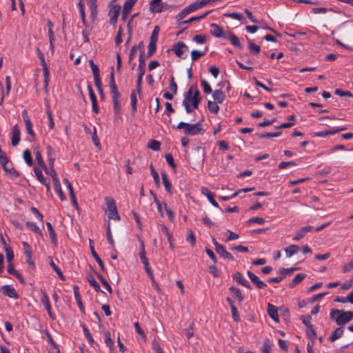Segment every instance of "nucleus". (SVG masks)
<instances>
[{
	"label": "nucleus",
	"mask_w": 353,
	"mask_h": 353,
	"mask_svg": "<svg viewBox=\"0 0 353 353\" xmlns=\"http://www.w3.org/2000/svg\"><path fill=\"white\" fill-rule=\"evenodd\" d=\"M200 101L199 90L198 89L194 90V87L191 86L188 91L185 93L182 104L185 107V111L190 113L194 109L198 108Z\"/></svg>",
	"instance_id": "nucleus-1"
},
{
	"label": "nucleus",
	"mask_w": 353,
	"mask_h": 353,
	"mask_svg": "<svg viewBox=\"0 0 353 353\" xmlns=\"http://www.w3.org/2000/svg\"><path fill=\"white\" fill-rule=\"evenodd\" d=\"M110 88L112 94L114 113L116 118H121V106L119 100L121 94L115 83L113 67H112L110 74Z\"/></svg>",
	"instance_id": "nucleus-2"
},
{
	"label": "nucleus",
	"mask_w": 353,
	"mask_h": 353,
	"mask_svg": "<svg viewBox=\"0 0 353 353\" xmlns=\"http://www.w3.org/2000/svg\"><path fill=\"white\" fill-rule=\"evenodd\" d=\"M330 315V319L339 326L345 325L353 319L352 311L334 309L331 310Z\"/></svg>",
	"instance_id": "nucleus-3"
},
{
	"label": "nucleus",
	"mask_w": 353,
	"mask_h": 353,
	"mask_svg": "<svg viewBox=\"0 0 353 353\" xmlns=\"http://www.w3.org/2000/svg\"><path fill=\"white\" fill-rule=\"evenodd\" d=\"M176 129L183 130V133L187 136L203 134L204 132L202 123L200 121L194 124L181 121L176 126Z\"/></svg>",
	"instance_id": "nucleus-4"
},
{
	"label": "nucleus",
	"mask_w": 353,
	"mask_h": 353,
	"mask_svg": "<svg viewBox=\"0 0 353 353\" xmlns=\"http://www.w3.org/2000/svg\"><path fill=\"white\" fill-rule=\"evenodd\" d=\"M105 201L107 205L105 213L108 214V219L119 221L120 216L117 211L115 201L111 197H105Z\"/></svg>",
	"instance_id": "nucleus-5"
},
{
	"label": "nucleus",
	"mask_w": 353,
	"mask_h": 353,
	"mask_svg": "<svg viewBox=\"0 0 353 353\" xmlns=\"http://www.w3.org/2000/svg\"><path fill=\"white\" fill-rule=\"evenodd\" d=\"M23 250L26 256V262L28 263L31 272H34L36 270L35 264L32 260V250L30 246L26 242H23Z\"/></svg>",
	"instance_id": "nucleus-6"
},
{
	"label": "nucleus",
	"mask_w": 353,
	"mask_h": 353,
	"mask_svg": "<svg viewBox=\"0 0 353 353\" xmlns=\"http://www.w3.org/2000/svg\"><path fill=\"white\" fill-rule=\"evenodd\" d=\"M23 250L26 256V262L28 263L31 272H34L36 270L35 264L32 260V250L30 246L26 242H23Z\"/></svg>",
	"instance_id": "nucleus-7"
},
{
	"label": "nucleus",
	"mask_w": 353,
	"mask_h": 353,
	"mask_svg": "<svg viewBox=\"0 0 353 353\" xmlns=\"http://www.w3.org/2000/svg\"><path fill=\"white\" fill-rule=\"evenodd\" d=\"M121 12V6L119 5H113L108 12L110 17V23L114 26L117 21L118 17Z\"/></svg>",
	"instance_id": "nucleus-8"
},
{
	"label": "nucleus",
	"mask_w": 353,
	"mask_h": 353,
	"mask_svg": "<svg viewBox=\"0 0 353 353\" xmlns=\"http://www.w3.org/2000/svg\"><path fill=\"white\" fill-rule=\"evenodd\" d=\"M172 50L178 57L183 58V53L188 50V47L183 42L178 41L172 46Z\"/></svg>",
	"instance_id": "nucleus-9"
},
{
	"label": "nucleus",
	"mask_w": 353,
	"mask_h": 353,
	"mask_svg": "<svg viewBox=\"0 0 353 353\" xmlns=\"http://www.w3.org/2000/svg\"><path fill=\"white\" fill-rule=\"evenodd\" d=\"M150 12L152 13H160L164 10V3L161 0H152L150 3Z\"/></svg>",
	"instance_id": "nucleus-10"
},
{
	"label": "nucleus",
	"mask_w": 353,
	"mask_h": 353,
	"mask_svg": "<svg viewBox=\"0 0 353 353\" xmlns=\"http://www.w3.org/2000/svg\"><path fill=\"white\" fill-rule=\"evenodd\" d=\"M0 292L5 296H7L12 299H16L18 297L17 293L15 289L11 285H6L0 288Z\"/></svg>",
	"instance_id": "nucleus-11"
},
{
	"label": "nucleus",
	"mask_w": 353,
	"mask_h": 353,
	"mask_svg": "<svg viewBox=\"0 0 353 353\" xmlns=\"http://www.w3.org/2000/svg\"><path fill=\"white\" fill-rule=\"evenodd\" d=\"M210 33L212 36L216 38L226 39L227 35L225 34L223 28L216 23H212L210 25Z\"/></svg>",
	"instance_id": "nucleus-12"
},
{
	"label": "nucleus",
	"mask_w": 353,
	"mask_h": 353,
	"mask_svg": "<svg viewBox=\"0 0 353 353\" xmlns=\"http://www.w3.org/2000/svg\"><path fill=\"white\" fill-rule=\"evenodd\" d=\"M247 274L250 281L256 286L258 289H263L267 286L266 283L260 280L259 277L255 275L251 271H248Z\"/></svg>",
	"instance_id": "nucleus-13"
},
{
	"label": "nucleus",
	"mask_w": 353,
	"mask_h": 353,
	"mask_svg": "<svg viewBox=\"0 0 353 353\" xmlns=\"http://www.w3.org/2000/svg\"><path fill=\"white\" fill-rule=\"evenodd\" d=\"M21 139V131L18 125L15 124L12 130L11 142L12 145L16 146L19 144Z\"/></svg>",
	"instance_id": "nucleus-14"
},
{
	"label": "nucleus",
	"mask_w": 353,
	"mask_h": 353,
	"mask_svg": "<svg viewBox=\"0 0 353 353\" xmlns=\"http://www.w3.org/2000/svg\"><path fill=\"white\" fill-rule=\"evenodd\" d=\"M41 64L43 67V83L45 88L47 89L49 83V77H50V71L48 67V65L45 61V58L41 59Z\"/></svg>",
	"instance_id": "nucleus-15"
},
{
	"label": "nucleus",
	"mask_w": 353,
	"mask_h": 353,
	"mask_svg": "<svg viewBox=\"0 0 353 353\" xmlns=\"http://www.w3.org/2000/svg\"><path fill=\"white\" fill-rule=\"evenodd\" d=\"M34 172L38 181L46 186L48 191H50V181L43 176L41 170L38 168H34Z\"/></svg>",
	"instance_id": "nucleus-16"
},
{
	"label": "nucleus",
	"mask_w": 353,
	"mask_h": 353,
	"mask_svg": "<svg viewBox=\"0 0 353 353\" xmlns=\"http://www.w3.org/2000/svg\"><path fill=\"white\" fill-rule=\"evenodd\" d=\"M89 244H90V248L92 253V256L95 259V261L97 262V263L99 265L102 271H105V268L103 264V262L101 259V258L98 256L97 254L94 247V242L92 239H89Z\"/></svg>",
	"instance_id": "nucleus-17"
},
{
	"label": "nucleus",
	"mask_w": 353,
	"mask_h": 353,
	"mask_svg": "<svg viewBox=\"0 0 353 353\" xmlns=\"http://www.w3.org/2000/svg\"><path fill=\"white\" fill-rule=\"evenodd\" d=\"M201 191V193L208 198V199L213 206L219 208V204L214 199V193L210 191V190L205 187H203Z\"/></svg>",
	"instance_id": "nucleus-18"
},
{
	"label": "nucleus",
	"mask_w": 353,
	"mask_h": 353,
	"mask_svg": "<svg viewBox=\"0 0 353 353\" xmlns=\"http://www.w3.org/2000/svg\"><path fill=\"white\" fill-rule=\"evenodd\" d=\"M267 312L268 315L275 321H279V317L278 315V309L276 306L271 303L268 304Z\"/></svg>",
	"instance_id": "nucleus-19"
},
{
	"label": "nucleus",
	"mask_w": 353,
	"mask_h": 353,
	"mask_svg": "<svg viewBox=\"0 0 353 353\" xmlns=\"http://www.w3.org/2000/svg\"><path fill=\"white\" fill-rule=\"evenodd\" d=\"M232 278L234 280H235L239 284L242 285L246 288L249 290L252 289V287L249 282L242 276L241 274L239 272H236V273H234L232 276Z\"/></svg>",
	"instance_id": "nucleus-20"
},
{
	"label": "nucleus",
	"mask_w": 353,
	"mask_h": 353,
	"mask_svg": "<svg viewBox=\"0 0 353 353\" xmlns=\"http://www.w3.org/2000/svg\"><path fill=\"white\" fill-rule=\"evenodd\" d=\"M312 227L310 225H307L300 228L299 230H297L296 234L293 237L292 240L294 241H299L300 239L303 238L305 234L307 232H310L312 230Z\"/></svg>",
	"instance_id": "nucleus-21"
},
{
	"label": "nucleus",
	"mask_w": 353,
	"mask_h": 353,
	"mask_svg": "<svg viewBox=\"0 0 353 353\" xmlns=\"http://www.w3.org/2000/svg\"><path fill=\"white\" fill-rule=\"evenodd\" d=\"M211 12L212 11L210 10V11H208V12H205L204 14H203L201 15H199V16H197V17H191V18H190L188 20L180 21L179 22H178V25L179 26H181L182 25H185V24H188V23H191L194 22V21H200V20L204 19L205 17H207Z\"/></svg>",
	"instance_id": "nucleus-22"
},
{
	"label": "nucleus",
	"mask_w": 353,
	"mask_h": 353,
	"mask_svg": "<svg viewBox=\"0 0 353 353\" xmlns=\"http://www.w3.org/2000/svg\"><path fill=\"white\" fill-rule=\"evenodd\" d=\"M139 67H138V74H145V57L144 54V50L142 49L140 51L139 59Z\"/></svg>",
	"instance_id": "nucleus-23"
},
{
	"label": "nucleus",
	"mask_w": 353,
	"mask_h": 353,
	"mask_svg": "<svg viewBox=\"0 0 353 353\" xmlns=\"http://www.w3.org/2000/svg\"><path fill=\"white\" fill-rule=\"evenodd\" d=\"M216 252L221 256L223 257V259H228V260H230V261H234V256L232 255V254H230L229 252H228L225 249V248L222 245V246H219L218 247V249L216 250Z\"/></svg>",
	"instance_id": "nucleus-24"
},
{
	"label": "nucleus",
	"mask_w": 353,
	"mask_h": 353,
	"mask_svg": "<svg viewBox=\"0 0 353 353\" xmlns=\"http://www.w3.org/2000/svg\"><path fill=\"white\" fill-rule=\"evenodd\" d=\"M89 64L93 74L94 82L101 81L99 67L94 63L93 60L92 59L89 60Z\"/></svg>",
	"instance_id": "nucleus-25"
},
{
	"label": "nucleus",
	"mask_w": 353,
	"mask_h": 353,
	"mask_svg": "<svg viewBox=\"0 0 353 353\" xmlns=\"http://www.w3.org/2000/svg\"><path fill=\"white\" fill-rule=\"evenodd\" d=\"M23 121L26 125V129L27 130V132L30 134L31 137V140L35 139V134L32 130V124L29 119L28 117H23Z\"/></svg>",
	"instance_id": "nucleus-26"
},
{
	"label": "nucleus",
	"mask_w": 353,
	"mask_h": 353,
	"mask_svg": "<svg viewBox=\"0 0 353 353\" xmlns=\"http://www.w3.org/2000/svg\"><path fill=\"white\" fill-rule=\"evenodd\" d=\"M54 190L57 192L61 201H65L66 197L61 190V184L58 178L54 177Z\"/></svg>",
	"instance_id": "nucleus-27"
},
{
	"label": "nucleus",
	"mask_w": 353,
	"mask_h": 353,
	"mask_svg": "<svg viewBox=\"0 0 353 353\" xmlns=\"http://www.w3.org/2000/svg\"><path fill=\"white\" fill-rule=\"evenodd\" d=\"M212 97L214 101L218 103H222L225 99V94L221 90H215L212 93Z\"/></svg>",
	"instance_id": "nucleus-28"
},
{
	"label": "nucleus",
	"mask_w": 353,
	"mask_h": 353,
	"mask_svg": "<svg viewBox=\"0 0 353 353\" xmlns=\"http://www.w3.org/2000/svg\"><path fill=\"white\" fill-rule=\"evenodd\" d=\"M226 39H228L234 47L240 50L243 49V46L241 44L239 38L234 33L230 32Z\"/></svg>",
	"instance_id": "nucleus-29"
},
{
	"label": "nucleus",
	"mask_w": 353,
	"mask_h": 353,
	"mask_svg": "<svg viewBox=\"0 0 353 353\" xmlns=\"http://www.w3.org/2000/svg\"><path fill=\"white\" fill-rule=\"evenodd\" d=\"M90 10V16L92 19H94L97 14V0H86Z\"/></svg>",
	"instance_id": "nucleus-30"
},
{
	"label": "nucleus",
	"mask_w": 353,
	"mask_h": 353,
	"mask_svg": "<svg viewBox=\"0 0 353 353\" xmlns=\"http://www.w3.org/2000/svg\"><path fill=\"white\" fill-rule=\"evenodd\" d=\"M87 280L89 282L90 285L94 288V290L96 292H103L101 290L99 284L96 281V280L94 279V276L91 274L87 275Z\"/></svg>",
	"instance_id": "nucleus-31"
},
{
	"label": "nucleus",
	"mask_w": 353,
	"mask_h": 353,
	"mask_svg": "<svg viewBox=\"0 0 353 353\" xmlns=\"http://www.w3.org/2000/svg\"><path fill=\"white\" fill-rule=\"evenodd\" d=\"M305 277L306 274L303 273L296 274L290 283V288H294L296 285L299 284Z\"/></svg>",
	"instance_id": "nucleus-32"
},
{
	"label": "nucleus",
	"mask_w": 353,
	"mask_h": 353,
	"mask_svg": "<svg viewBox=\"0 0 353 353\" xmlns=\"http://www.w3.org/2000/svg\"><path fill=\"white\" fill-rule=\"evenodd\" d=\"M161 178L165 190L168 191V192L172 193V184L170 182L168 175L165 172H161Z\"/></svg>",
	"instance_id": "nucleus-33"
},
{
	"label": "nucleus",
	"mask_w": 353,
	"mask_h": 353,
	"mask_svg": "<svg viewBox=\"0 0 353 353\" xmlns=\"http://www.w3.org/2000/svg\"><path fill=\"white\" fill-rule=\"evenodd\" d=\"M229 290L232 293L233 296L240 302H243V296L241 292V290L234 287V286H231L230 288H229Z\"/></svg>",
	"instance_id": "nucleus-34"
},
{
	"label": "nucleus",
	"mask_w": 353,
	"mask_h": 353,
	"mask_svg": "<svg viewBox=\"0 0 353 353\" xmlns=\"http://www.w3.org/2000/svg\"><path fill=\"white\" fill-rule=\"evenodd\" d=\"M299 251V247L296 245H291L285 249L286 256L291 257L294 254H296Z\"/></svg>",
	"instance_id": "nucleus-35"
},
{
	"label": "nucleus",
	"mask_w": 353,
	"mask_h": 353,
	"mask_svg": "<svg viewBox=\"0 0 353 353\" xmlns=\"http://www.w3.org/2000/svg\"><path fill=\"white\" fill-rule=\"evenodd\" d=\"M343 334V330L342 327H337L330 336V340L333 342L339 339Z\"/></svg>",
	"instance_id": "nucleus-36"
},
{
	"label": "nucleus",
	"mask_w": 353,
	"mask_h": 353,
	"mask_svg": "<svg viewBox=\"0 0 353 353\" xmlns=\"http://www.w3.org/2000/svg\"><path fill=\"white\" fill-rule=\"evenodd\" d=\"M2 239V242L4 245V250L6 252V258H7V260L8 262H10L13 258H14V253H13V251L12 250L8 247L4 240V239L2 237L1 238Z\"/></svg>",
	"instance_id": "nucleus-37"
},
{
	"label": "nucleus",
	"mask_w": 353,
	"mask_h": 353,
	"mask_svg": "<svg viewBox=\"0 0 353 353\" xmlns=\"http://www.w3.org/2000/svg\"><path fill=\"white\" fill-rule=\"evenodd\" d=\"M105 343L109 347L110 352H112L114 346V343L113 340L111 339L110 333L108 331L105 332Z\"/></svg>",
	"instance_id": "nucleus-38"
},
{
	"label": "nucleus",
	"mask_w": 353,
	"mask_h": 353,
	"mask_svg": "<svg viewBox=\"0 0 353 353\" xmlns=\"http://www.w3.org/2000/svg\"><path fill=\"white\" fill-rule=\"evenodd\" d=\"M46 226H47V228L49 232V234H50V239H51L52 243L54 244H57V234H56L54 230L52 228V224L50 222H47Z\"/></svg>",
	"instance_id": "nucleus-39"
},
{
	"label": "nucleus",
	"mask_w": 353,
	"mask_h": 353,
	"mask_svg": "<svg viewBox=\"0 0 353 353\" xmlns=\"http://www.w3.org/2000/svg\"><path fill=\"white\" fill-rule=\"evenodd\" d=\"M206 52H207V48H205V50L204 51L193 50L191 52V58H192V61H196L200 57H203L206 54Z\"/></svg>",
	"instance_id": "nucleus-40"
},
{
	"label": "nucleus",
	"mask_w": 353,
	"mask_h": 353,
	"mask_svg": "<svg viewBox=\"0 0 353 353\" xmlns=\"http://www.w3.org/2000/svg\"><path fill=\"white\" fill-rule=\"evenodd\" d=\"M148 147L154 151H159L161 149V142L151 139L148 141Z\"/></svg>",
	"instance_id": "nucleus-41"
},
{
	"label": "nucleus",
	"mask_w": 353,
	"mask_h": 353,
	"mask_svg": "<svg viewBox=\"0 0 353 353\" xmlns=\"http://www.w3.org/2000/svg\"><path fill=\"white\" fill-rule=\"evenodd\" d=\"M95 274L97 277L99 279V280L101 281L103 285L106 288V290L109 292V293L112 294V290L108 282L103 277V276L100 273L96 272Z\"/></svg>",
	"instance_id": "nucleus-42"
},
{
	"label": "nucleus",
	"mask_w": 353,
	"mask_h": 353,
	"mask_svg": "<svg viewBox=\"0 0 353 353\" xmlns=\"http://www.w3.org/2000/svg\"><path fill=\"white\" fill-rule=\"evenodd\" d=\"M248 44L249 50L253 54L258 55L260 53L261 48L259 46H257L250 40L248 41Z\"/></svg>",
	"instance_id": "nucleus-43"
},
{
	"label": "nucleus",
	"mask_w": 353,
	"mask_h": 353,
	"mask_svg": "<svg viewBox=\"0 0 353 353\" xmlns=\"http://www.w3.org/2000/svg\"><path fill=\"white\" fill-rule=\"evenodd\" d=\"M50 265L52 268V269L54 270V271L57 273V274L58 275V276L62 280V281H64L65 280V276L63 274L61 269L54 263V262L53 261V260L51 259L50 261Z\"/></svg>",
	"instance_id": "nucleus-44"
},
{
	"label": "nucleus",
	"mask_w": 353,
	"mask_h": 353,
	"mask_svg": "<svg viewBox=\"0 0 353 353\" xmlns=\"http://www.w3.org/2000/svg\"><path fill=\"white\" fill-rule=\"evenodd\" d=\"M150 170L151 172V174L154 179L155 184L159 187L160 185V179L158 172L155 170L152 163H150Z\"/></svg>",
	"instance_id": "nucleus-45"
},
{
	"label": "nucleus",
	"mask_w": 353,
	"mask_h": 353,
	"mask_svg": "<svg viewBox=\"0 0 353 353\" xmlns=\"http://www.w3.org/2000/svg\"><path fill=\"white\" fill-rule=\"evenodd\" d=\"M26 226L32 232H34L36 234L42 235V232L39 229V228L36 225V223L31 222V221H27L26 223Z\"/></svg>",
	"instance_id": "nucleus-46"
},
{
	"label": "nucleus",
	"mask_w": 353,
	"mask_h": 353,
	"mask_svg": "<svg viewBox=\"0 0 353 353\" xmlns=\"http://www.w3.org/2000/svg\"><path fill=\"white\" fill-rule=\"evenodd\" d=\"M217 103L216 101H208V108L212 113L217 114L219 111V106Z\"/></svg>",
	"instance_id": "nucleus-47"
},
{
	"label": "nucleus",
	"mask_w": 353,
	"mask_h": 353,
	"mask_svg": "<svg viewBox=\"0 0 353 353\" xmlns=\"http://www.w3.org/2000/svg\"><path fill=\"white\" fill-rule=\"evenodd\" d=\"M130 101H131V108L132 113H134L137 111V99L135 94V92L133 90L130 94Z\"/></svg>",
	"instance_id": "nucleus-48"
},
{
	"label": "nucleus",
	"mask_w": 353,
	"mask_h": 353,
	"mask_svg": "<svg viewBox=\"0 0 353 353\" xmlns=\"http://www.w3.org/2000/svg\"><path fill=\"white\" fill-rule=\"evenodd\" d=\"M281 132H268V133H262V134H257V136L259 138L264 139V138H272V137H277L281 136Z\"/></svg>",
	"instance_id": "nucleus-49"
},
{
	"label": "nucleus",
	"mask_w": 353,
	"mask_h": 353,
	"mask_svg": "<svg viewBox=\"0 0 353 353\" xmlns=\"http://www.w3.org/2000/svg\"><path fill=\"white\" fill-rule=\"evenodd\" d=\"M185 8H187V10H188V12L190 14L201 8L199 1L192 2V3H190L189 6H188Z\"/></svg>",
	"instance_id": "nucleus-50"
},
{
	"label": "nucleus",
	"mask_w": 353,
	"mask_h": 353,
	"mask_svg": "<svg viewBox=\"0 0 353 353\" xmlns=\"http://www.w3.org/2000/svg\"><path fill=\"white\" fill-rule=\"evenodd\" d=\"M41 301H42L43 304L44 305L46 310L48 311V314L50 316H52L51 307H50L48 297L47 296L46 294H43V296L41 299Z\"/></svg>",
	"instance_id": "nucleus-51"
},
{
	"label": "nucleus",
	"mask_w": 353,
	"mask_h": 353,
	"mask_svg": "<svg viewBox=\"0 0 353 353\" xmlns=\"http://www.w3.org/2000/svg\"><path fill=\"white\" fill-rule=\"evenodd\" d=\"M81 327L83 328V333H84V335L85 336L86 339H88V342L90 343V344H93L94 341L89 331V330L88 329V327H86V325L85 324H81Z\"/></svg>",
	"instance_id": "nucleus-52"
},
{
	"label": "nucleus",
	"mask_w": 353,
	"mask_h": 353,
	"mask_svg": "<svg viewBox=\"0 0 353 353\" xmlns=\"http://www.w3.org/2000/svg\"><path fill=\"white\" fill-rule=\"evenodd\" d=\"M23 159L28 165H32L33 164L31 152L29 150H26L23 151Z\"/></svg>",
	"instance_id": "nucleus-53"
},
{
	"label": "nucleus",
	"mask_w": 353,
	"mask_h": 353,
	"mask_svg": "<svg viewBox=\"0 0 353 353\" xmlns=\"http://www.w3.org/2000/svg\"><path fill=\"white\" fill-rule=\"evenodd\" d=\"M106 235H107V239H108L109 243L112 245V247H114L115 244H114V241L113 240L112 233H111L110 221H108V223L107 224Z\"/></svg>",
	"instance_id": "nucleus-54"
},
{
	"label": "nucleus",
	"mask_w": 353,
	"mask_h": 353,
	"mask_svg": "<svg viewBox=\"0 0 353 353\" xmlns=\"http://www.w3.org/2000/svg\"><path fill=\"white\" fill-rule=\"evenodd\" d=\"M159 27L156 26L154 27V28L152 30V32L150 35V41H152V42H157L158 41V35H159Z\"/></svg>",
	"instance_id": "nucleus-55"
},
{
	"label": "nucleus",
	"mask_w": 353,
	"mask_h": 353,
	"mask_svg": "<svg viewBox=\"0 0 353 353\" xmlns=\"http://www.w3.org/2000/svg\"><path fill=\"white\" fill-rule=\"evenodd\" d=\"M201 85L205 94H210L212 92L210 85L205 80L203 79L201 81Z\"/></svg>",
	"instance_id": "nucleus-56"
},
{
	"label": "nucleus",
	"mask_w": 353,
	"mask_h": 353,
	"mask_svg": "<svg viewBox=\"0 0 353 353\" xmlns=\"http://www.w3.org/2000/svg\"><path fill=\"white\" fill-rule=\"evenodd\" d=\"M137 0H126L123 4L124 10L131 12V10Z\"/></svg>",
	"instance_id": "nucleus-57"
},
{
	"label": "nucleus",
	"mask_w": 353,
	"mask_h": 353,
	"mask_svg": "<svg viewBox=\"0 0 353 353\" xmlns=\"http://www.w3.org/2000/svg\"><path fill=\"white\" fill-rule=\"evenodd\" d=\"M224 16L226 17L234 19L239 21H241L244 19L243 16L241 13L237 12H232V13H225Z\"/></svg>",
	"instance_id": "nucleus-58"
},
{
	"label": "nucleus",
	"mask_w": 353,
	"mask_h": 353,
	"mask_svg": "<svg viewBox=\"0 0 353 353\" xmlns=\"http://www.w3.org/2000/svg\"><path fill=\"white\" fill-rule=\"evenodd\" d=\"M186 241L190 242L192 247L195 245L196 238L192 230H188V235L186 238Z\"/></svg>",
	"instance_id": "nucleus-59"
},
{
	"label": "nucleus",
	"mask_w": 353,
	"mask_h": 353,
	"mask_svg": "<svg viewBox=\"0 0 353 353\" xmlns=\"http://www.w3.org/2000/svg\"><path fill=\"white\" fill-rule=\"evenodd\" d=\"M192 40L194 42L197 43L202 44V43H204L206 41L207 37H206L205 35L196 34V35L193 37Z\"/></svg>",
	"instance_id": "nucleus-60"
},
{
	"label": "nucleus",
	"mask_w": 353,
	"mask_h": 353,
	"mask_svg": "<svg viewBox=\"0 0 353 353\" xmlns=\"http://www.w3.org/2000/svg\"><path fill=\"white\" fill-rule=\"evenodd\" d=\"M306 334L307 336L311 339H314V337L316 336V332L312 325H310L309 327H306Z\"/></svg>",
	"instance_id": "nucleus-61"
},
{
	"label": "nucleus",
	"mask_w": 353,
	"mask_h": 353,
	"mask_svg": "<svg viewBox=\"0 0 353 353\" xmlns=\"http://www.w3.org/2000/svg\"><path fill=\"white\" fill-rule=\"evenodd\" d=\"M123 30L121 27H119L117 35L115 37V45L116 46H120L122 42Z\"/></svg>",
	"instance_id": "nucleus-62"
},
{
	"label": "nucleus",
	"mask_w": 353,
	"mask_h": 353,
	"mask_svg": "<svg viewBox=\"0 0 353 353\" xmlns=\"http://www.w3.org/2000/svg\"><path fill=\"white\" fill-rule=\"evenodd\" d=\"M265 219L263 218H261V217H253V218H251L250 219L248 220L247 223L248 224H252V223H258L259 225H263L264 223H265Z\"/></svg>",
	"instance_id": "nucleus-63"
},
{
	"label": "nucleus",
	"mask_w": 353,
	"mask_h": 353,
	"mask_svg": "<svg viewBox=\"0 0 353 353\" xmlns=\"http://www.w3.org/2000/svg\"><path fill=\"white\" fill-rule=\"evenodd\" d=\"M190 13L188 12V10L186 8H183L178 14L176 16V20L179 22L181 21L184 17H185L188 14Z\"/></svg>",
	"instance_id": "nucleus-64"
}]
</instances>
